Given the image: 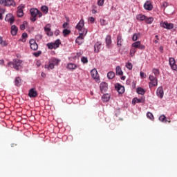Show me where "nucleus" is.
<instances>
[{
  "instance_id": "13d9d810",
  "label": "nucleus",
  "mask_w": 177,
  "mask_h": 177,
  "mask_svg": "<svg viewBox=\"0 0 177 177\" xmlns=\"http://www.w3.org/2000/svg\"><path fill=\"white\" fill-rule=\"evenodd\" d=\"M137 100H138V98H137V97L134 98V99L133 100V101H132L133 104H136Z\"/></svg>"
},
{
  "instance_id": "c756f323",
  "label": "nucleus",
  "mask_w": 177,
  "mask_h": 177,
  "mask_svg": "<svg viewBox=\"0 0 177 177\" xmlns=\"http://www.w3.org/2000/svg\"><path fill=\"white\" fill-rule=\"evenodd\" d=\"M107 77H108L109 80H113V78H114V77H115V73H114V72H113V71L109 72L107 74Z\"/></svg>"
},
{
  "instance_id": "79ce46f5",
  "label": "nucleus",
  "mask_w": 177,
  "mask_h": 177,
  "mask_svg": "<svg viewBox=\"0 0 177 177\" xmlns=\"http://www.w3.org/2000/svg\"><path fill=\"white\" fill-rule=\"evenodd\" d=\"M81 62L84 63V64H86V63H88V58L86 57H82L81 59Z\"/></svg>"
},
{
  "instance_id": "c03bdc74",
  "label": "nucleus",
  "mask_w": 177,
  "mask_h": 177,
  "mask_svg": "<svg viewBox=\"0 0 177 177\" xmlns=\"http://www.w3.org/2000/svg\"><path fill=\"white\" fill-rule=\"evenodd\" d=\"M26 24H27V22L24 21L23 24L20 26V30H26Z\"/></svg>"
},
{
  "instance_id": "2f4dec72",
  "label": "nucleus",
  "mask_w": 177,
  "mask_h": 177,
  "mask_svg": "<svg viewBox=\"0 0 177 177\" xmlns=\"http://www.w3.org/2000/svg\"><path fill=\"white\" fill-rule=\"evenodd\" d=\"M102 100H103V102H109V100H110V95L104 94L102 96Z\"/></svg>"
},
{
  "instance_id": "0eeeda50",
  "label": "nucleus",
  "mask_w": 177,
  "mask_h": 177,
  "mask_svg": "<svg viewBox=\"0 0 177 177\" xmlns=\"http://www.w3.org/2000/svg\"><path fill=\"white\" fill-rule=\"evenodd\" d=\"M160 27L163 28H167V30H171L174 28V24L168 23V22H160Z\"/></svg>"
},
{
  "instance_id": "7c9ffc66",
  "label": "nucleus",
  "mask_w": 177,
  "mask_h": 177,
  "mask_svg": "<svg viewBox=\"0 0 177 177\" xmlns=\"http://www.w3.org/2000/svg\"><path fill=\"white\" fill-rule=\"evenodd\" d=\"M62 34L64 37H67V35H69V34H71V30L68 29H64L62 31Z\"/></svg>"
},
{
  "instance_id": "c85d7f7f",
  "label": "nucleus",
  "mask_w": 177,
  "mask_h": 177,
  "mask_svg": "<svg viewBox=\"0 0 177 177\" xmlns=\"http://www.w3.org/2000/svg\"><path fill=\"white\" fill-rule=\"evenodd\" d=\"M152 73H153V74H154V75L156 78H157V77H158V75H160V70H158V68H153Z\"/></svg>"
},
{
  "instance_id": "052dcab7",
  "label": "nucleus",
  "mask_w": 177,
  "mask_h": 177,
  "mask_svg": "<svg viewBox=\"0 0 177 177\" xmlns=\"http://www.w3.org/2000/svg\"><path fill=\"white\" fill-rule=\"evenodd\" d=\"M37 16H38V17H42V12H41L39 10H38Z\"/></svg>"
},
{
  "instance_id": "69168bd1",
  "label": "nucleus",
  "mask_w": 177,
  "mask_h": 177,
  "mask_svg": "<svg viewBox=\"0 0 177 177\" xmlns=\"http://www.w3.org/2000/svg\"><path fill=\"white\" fill-rule=\"evenodd\" d=\"M159 49H160V50L161 52H162V50H164V48H163L162 46H160V47L159 48Z\"/></svg>"
},
{
  "instance_id": "20e7f679",
  "label": "nucleus",
  "mask_w": 177,
  "mask_h": 177,
  "mask_svg": "<svg viewBox=\"0 0 177 177\" xmlns=\"http://www.w3.org/2000/svg\"><path fill=\"white\" fill-rule=\"evenodd\" d=\"M62 42L60 41V39H57L55 42H51V43H48L47 44V47L48 49H57L59 46H60V44Z\"/></svg>"
},
{
  "instance_id": "a878e982",
  "label": "nucleus",
  "mask_w": 177,
  "mask_h": 177,
  "mask_svg": "<svg viewBox=\"0 0 177 177\" xmlns=\"http://www.w3.org/2000/svg\"><path fill=\"white\" fill-rule=\"evenodd\" d=\"M116 75H122L124 74V72H122V69H121V67L118 66L115 69Z\"/></svg>"
},
{
  "instance_id": "4c0bfd02",
  "label": "nucleus",
  "mask_w": 177,
  "mask_h": 177,
  "mask_svg": "<svg viewBox=\"0 0 177 177\" xmlns=\"http://www.w3.org/2000/svg\"><path fill=\"white\" fill-rule=\"evenodd\" d=\"M147 117L149 118V120H154V116L153 115V113H151V112H148L147 113Z\"/></svg>"
},
{
  "instance_id": "3c124183",
  "label": "nucleus",
  "mask_w": 177,
  "mask_h": 177,
  "mask_svg": "<svg viewBox=\"0 0 177 177\" xmlns=\"http://www.w3.org/2000/svg\"><path fill=\"white\" fill-rule=\"evenodd\" d=\"M46 32L48 37H52V35H53V32L51 30Z\"/></svg>"
},
{
  "instance_id": "a211bd4d",
  "label": "nucleus",
  "mask_w": 177,
  "mask_h": 177,
  "mask_svg": "<svg viewBox=\"0 0 177 177\" xmlns=\"http://www.w3.org/2000/svg\"><path fill=\"white\" fill-rule=\"evenodd\" d=\"M19 30V28L16 25H12L11 26V34L12 35H17V31Z\"/></svg>"
},
{
  "instance_id": "09e8293b",
  "label": "nucleus",
  "mask_w": 177,
  "mask_h": 177,
  "mask_svg": "<svg viewBox=\"0 0 177 177\" xmlns=\"http://www.w3.org/2000/svg\"><path fill=\"white\" fill-rule=\"evenodd\" d=\"M140 75L141 78H146V75L142 71L140 72Z\"/></svg>"
},
{
  "instance_id": "e433bc0d",
  "label": "nucleus",
  "mask_w": 177,
  "mask_h": 177,
  "mask_svg": "<svg viewBox=\"0 0 177 177\" xmlns=\"http://www.w3.org/2000/svg\"><path fill=\"white\" fill-rule=\"evenodd\" d=\"M126 67H127V68H128V70H132V68H133V66L132 65V63L127 62L126 64Z\"/></svg>"
},
{
  "instance_id": "1a4fd4ad",
  "label": "nucleus",
  "mask_w": 177,
  "mask_h": 177,
  "mask_svg": "<svg viewBox=\"0 0 177 177\" xmlns=\"http://www.w3.org/2000/svg\"><path fill=\"white\" fill-rule=\"evenodd\" d=\"M23 9H24V6L21 5L18 6L17 11V17H23V16H24V12H23Z\"/></svg>"
},
{
  "instance_id": "6ab92c4d",
  "label": "nucleus",
  "mask_w": 177,
  "mask_h": 177,
  "mask_svg": "<svg viewBox=\"0 0 177 177\" xmlns=\"http://www.w3.org/2000/svg\"><path fill=\"white\" fill-rule=\"evenodd\" d=\"M144 8L145 9H146V10H151V9H153V5H151V3H150L149 1H147L144 4Z\"/></svg>"
},
{
  "instance_id": "e2e57ef3",
  "label": "nucleus",
  "mask_w": 177,
  "mask_h": 177,
  "mask_svg": "<svg viewBox=\"0 0 177 177\" xmlns=\"http://www.w3.org/2000/svg\"><path fill=\"white\" fill-rule=\"evenodd\" d=\"M137 103H142V99L137 98Z\"/></svg>"
},
{
  "instance_id": "c9c22d12",
  "label": "nucleus",
  "mask_w": 177,
  "mask_h": 177,
  "mask_svg": "<svg viewBox=\"0 0 177 177\" xmlns=\"http://www.w3.org/2000/svg\"><path fill=\"white\" fill-rule=\"evenodd\" d=\"M140 45V41H136V42L132 44V46L133 48H137L138 49L139 48Z\"/></svg>"
},
{
  "instance_id": "9b49d317",
  "label": "nucleus",
  "mask_w": 177,
  "mask_h": 177,
  "mask_svg": "<svg viewBox=\"0 0 177 177\" xmlns=\"http://www.w3.org/2000/svg\"><path fill=\"white\" fill-rule=\"evenodd\" d=\"M5 20L6 21H8L10 24H13V23H15V17H13V15L11 14H8L6 16Z\"/></svg>"
},
{
  "instance_id": "ddd939ff",
  "label": "nucleus",
  "mask_w": 177,
  "mask_h": 177,
  "mask_svg": "<svg viewBox=\"0 0 177 177\" xmlns=\"http://www.w3.org/2000/svg\"><path fill=\"white\" fill-rule=\"evenodd\" d=\"M156 95L160 99H162V97H164V90L162 89V87H158L157 88Z\"/></svg>"
},
{
  "instance_id": "9d476101",
  "label": "nucleus",
  "mask_w": 177,
  "mask_h": 177,
  "mask_svg": "<svg viewBox=\"0 0 177 177\" xmlns=\"http://www.w3.org/2000/svg\"><path fill=\"white\" fill-rule=\"evenodd\" d=\"M115 89L120 95H122V93H124V92H125V88L124 87V86H122L120 84H118L115 86Z\"/></svg>"
},
{
  "instance_id": "864d4df0",
  "label": "nucleus",
  "mask_w": 177,
  "mask_h": 177,
  "mask_svg": "<svg viewBox=\"0 0 177 177\" xmlns=\"http://www.w3.org/2000/svg\"><path fill=\"white\" fill-rule=\"evenodd\" d=\"M59 34H60V30H56L54 32V35H55L56 37H57V35H59Z\"/></svg>"
},
{
  "instance_id": "2eb2a0df",
  "label": "nucleus",
  "mask_w": 177,
  "mask_h": 177,
  "mask_svg": "<svg viewBox=\"0 0 177 177\" xmlns=\"http://www.w3.org/2000/svg\"><path fill=\"white\" fill-rule=\"evenodd\" d=\"M124 42V39H122V35H118L117 37V45L118 48H121L122 46V43Z\"/></svg>"
},
{
  "instance_id": "b1692460",
  "label": "nucleus",
  "mask_w": 177,
  "mask_h": 177,
  "mask_svg": "<svg viewBox=\"0 0 177 177\" xmlns=\"http://www.w3.org/2000/svg\"><path fill=\"white\" fill-rule=\"evenodd\" d=\"M67 68H68V70H75V68H77V65L73 63H69L67 64Z\"/></svg>"
},
{
  "instance_id": "bb28decb",
  "label": "nucleus",
  "mask_w": 177,
  "mask_h": 177,
  "mask_svg": "<svg viewBox=\"0 0 177 177\" xmlns=\"http://www.w3.org/2000/svg\"><path fill=\"white\" fill-rule=\"evenodd\" d=\"M145 21V23H147V24H151V23H153V21H154V18L146 17Z\"/></svg>"
},
{
  "instance_id": "473e14b6",
  "label": "nucleus",
  "mask_w": 177,
  "mask_h": 177,
  "mask_svg": "<svg viewBox=\"0 0 177 177\" xmlns=\"http://www.w3.org/2000/svg\"><path fill=\"white\" fill-rule=\"evenodd\" d=\"M145 89L142 88L141 87H138L137 88V93H138V95H145Z\"/></svg>"
},
{
  "instance_id": "49530a36",
  "label": "nucleus",
  "mask_w": 177,
  "mask_h": 177,
  "mask_svg": "<svg viewBox=\"0 0 177 177\" xmlns=\"http://www.w3.org/2000/svg\"><path fill=\"white\" fill-rule=\"evenodd\" d=\"M104 3V0H99L97 1L98 6H103Z\"/></svg>"
},
{
  "instance_id": "4d7b16f0",
  "label": "nucleus",
  "mask_w": 177,
  "mask_h": 177,
  "mask_svg": "<svg viewBox=\"0 0 177 177\" xmlns=\"http://www.w3.org/2000/svg\"><path fill=\"white\" fill-rule=\"evenodd\" d=\"M5 8H0V13H1V15H3V13H5Z\"/></svg>"
},
{
  "instance_id": "f03ea898",
  "label": "nucleus",
  "mask_w": 177,
  "mask_h": 177,
  "mask_svg": "<svg viewBox=\"0 0 177 177\" xmlns=\"http://www.w3.org/2000/svg\"><path fill=\"white\" fill-rule=\"evenodd\" d=\"M85 26V22L84 19H81L76 26V29L78 30L79 33L83 32L86 35L88 34V29L84 28Z\"/></svg>"
},
{
  "instance_id": "a19ab883",
  "label": "nucleus",
  "mask_w": 177,
  "mask_h": 177,
  "mask_svg": "<svg viewBox=\"0 0 177 177\" xmlns=\"http://www.w3.org/2000/svg\"><path fill=\"white\" fill-rule=\"evenodd\" d=\"M51 30V29H50V24H47L46 26H45V28H44V31L46 32H49V31H50Z\"/></svg>"
},
{
  "instance_id": "de8ad7c7",
  "label": "nucleus",
  "mask_w": 177,
  "mask_h": 177,
  "mask_svg": "<svg viewBox=\"0 0 177 177\" xmlns=\"http://www.w3.org/2000/svg\"><path fill=\"white\" fill-rule=\"evenodd\" d=\"M6 1L7 0H0V4L6 6Z\"/></svg>"
},
{
  "instance_id": "774afa93",
  "label": "nucleus",
  "mask_w": 177,
  "mask_h": 177,
  "mask_svg": "<svg viewBox=\"0 0 177 177\" xmlns=\"http://www.w3.org/2000/svg\"><path fill=\"white\" fill-rule=\"evenodd\" d=\"M154 43H155V44H158V40H155V41H154Z\"/></svg>"
},
{
  "instance_id": "f3484780",
  "label": "nucleus",
  "mask_w": 177,
  "mask_h": 177,
  "mask_svg": "<svg viewBox=\"0 0 177 177\" xmlns=\"http://www.w3.org/2000/svg\"><path fill=\"white\" fill-rule=\"evenodd\" d=\"M108 86L109 85L107 84V83L102 82L100 86L101 92H106V91H107L108 89Z\"/></svg>"
},
{
  "instance_id": "6e6552de",
  "label": "nucleus",
  "mask_w": 177,
  "mask_h": 177,
  "mask_svg": "<svg viewBox=\"0 0 177 177\" xmlns=\"http://www.w3.org/2000/svg\"><path fill=\"white\" fill-rule=\"evenodd\" d=\"M29 44L30 45V49L32 50H38V44H37V41L34 39H31L29 41Z\"/></svg>"
},
{
  "instance_id": "dca6fc26",
  "label": "nucleus",
  "mask_w": 177,
  "mask_h": 177,
  "mask_svg": "<svg viewBox=\"0 0 177 177\" xmlns=\"http://www.w3.org/2000/svg\"><path fill=\"white\" fill-rule=\"evenodd\" d=\"M100 49H102V43L97 41L94 45V52H95V53H99V52L100 51Z\"/></svg>"
},
{
  "instance_id": "72a5a7b5",
  "label": "nucleus",
  "mask_w": 177,
  "mask_h": 177,
  "mask_svg": "<svg viewBox=\"0 0 177 177\" xmlns=\"http://www.w3.org/2000/svg\"><path fill=\"white\" fill-rule=\"evenodd\" d=\"M106 45H111V36L107 35L106 37Z\"/></svg>"
},
{
  "instance_id": "a18cd8bd",
  "label": "nucleus",
  "mask_w": 177,
  "mask_h": 177,
  "mask_svg": "<svg viewBox=\"0 0 177 177\" xmlns=\"http://www.w3.org/2000/svg\"><path fill=\"white\" fill-rule=\"evenodd\" d=\"M139 34L135 33L132 37L133 41H138V37H139Z\"/></svg>"
},
{
  "instance_id": "680f3d73",
  "label": "nucleus",
  "mask_w": 177,
  "mask_h": 177,
  "mask_svg": "<svg viewBox=\"0 0 177 177\" xmlns=\"http://www.w3.org/2000/svg\"><path fill=\"white\" fill-rule=\"evenodd\" d=\"M37 17H32V18L30 19L31 21H36L37 20Z\"/></svg>"
},
{
  "instance_id": "cd10ccee",
  "label": "nucleus",
  "mask_w": 177,
  "mask_h": 177,
  "mask_svg": "<svg viewBox=\"0 0 177 177\" xmlns=\"http://www.w3.org/2000/svg\"><path fill=\"white\" fill-rule=\"evenodd\" d=\"M15 84L16 86H20L21 85V79L19 77H16Z\"/></svg>"
},
{
  "instance_id": "338daca9",
  "label": "nucleus",
  "mask_w": 177,
  "mask_h": 177,
  "mask_svg": "<svg viewBox=\"0 0 177 177\" xmlns=\"http://www.w3.org/2000/svg\"><path fill=\"white\" fill-rule=\"evenodd\" d=\"M121 80H122V81H125V76H122V77H121Z\"/></svg>"
},
{
  "instance_id": "412c9836",
  "label": "nucleus",
  "mask_w": 177,
  "mask_h": 177,
  "mask_svg": "<svg viewBox=\"0 0 177 177\" xmlns=\"http://www.w3.org/2000/svg\"><path fill=\"white\" fill-rule=\"evenodd\" d=\"M30 15H31L32 17H37V16L38 15V9L31 8L30 10Z\"/></svg>"
},
{
  "instance_id": "423d86ee",
  "label": "nucleus",
  "mask_w": 177,
  "mask_h": 177,
  "mask_svg": "<svg viewBox=\"0 0 177 177\" xmlns=\"http://www.w3.org/2000/svg\"><path fill=\"white\" fill-rule=\"evenodd\" d=\"M85 33L80 32L79 33V36L76 38L75 42L79 45H82L84 44V38H85Z\"/></svg>"
},
{
  "instance_id": "f704fd0d",
  "label": "nucleus",
  "mask_w": 177,
  "mask_h": 177,
  "mask_svg": "<svg viewBox=\"0 0 177 177\" xmlns=\"http://www.w3.org/2000/svg\"><path fill=\"white\" fill-rule=\"evenodd\" d=\"M45 68H48V70L50 68V70H53V68H55V64L50 63L49 65H46Z\"/></svg>"
},
{
  "instance_id": "603ef678",
  "label": "nucleus",
  "mask_w": 177,
  "mask_h": 177,
  "mask_svg": "<svg viewBox=\"0 0 177 177\" xmlns=\"http://www.w3.org/2000/svg\"><path fill=\"white\" fill-rule=\"evenodd\" d=\"M88 21H90L91 23H94L95 18H93V17H91L88 18Z\"/></svg>"
},
{
  "instance_id": "5701e85b",
  "label": "nucleus",
  "mask_w": 177,
  "mask_h": 177,
  "mask_svg": "<svg viewBox=\"0 0 177 177\" xmlns=\"http://www.w3.org/2000/svg\"><path fill=\"white\" fill-rule=\"evenodd\" d=\"M6 5V6H16V2L15 0H7Z\"/></svg>"
},
{
  "instance_id": "58836bf2",
  "label": "nucleus",
  "mask_w": 177,
  "mask_h": 177,
  "mask_svg": "<svg viewBox=\"0 0 177 177\" xmlns=\"http://www.w3.org/2000/svg\"><path fill=\"white\" fill-rule=\"evenodd\" d=\"M135 53H136V48H132L130 50V55L131 56V57H133V56H135Z\"/></svg>"
},
{
  "instance_id": "4468645a",
  "label": "nucleus",
  "mask_w": 177,
  "mask_h": 177,
  "mask_svg": "<svg viewBox=\"0 0 177 177\" xmlns=\"http://www.w3.org/2000/svg\"><path fill=\"white\" fill-rule=\"evenodd\" d=\"M28 96L30 97H37L38 93L36 91L35 88H31L29 90Z\"/></svg>"
},
{
  "instance_id": "8fccbe9b",
  "label": "nucleus",
  "mask_w": 177,
  "mask_h": 177,
  "mask_svg": "<svg viewBox=\"0 0 177 177\" xmlns=\"http://www.w3.org/2000/svg\"><path fill=\"white\" fill-rule=\"evenodd\" d=\"M41 51H38L37 53H35L33 55L34 56H35V57H38V56L41 55Z\"/></svg>"
},
{
  "instance_id": "37998d69",
  "label": "nucleus",
  "mask_w": 177,
  "mask_h": 177,
  "mask_svg": "<svg viewBox=\"0 0 177 177\" xmlns=\"http://www.w3.org/2000/svg\"><path fill=\"white\" fill-rule=\"evenodd\" d=\"M59 63H60V59L56 58L53 59V64H55L56 66H58Z\"/></svg>"
},
{
  "instance_id": "f257e3e1",
  "label": "nucleus",
  "mask_w": 177,
  "mask_h": 177,
  "mask_svg": "<svg viewBox=\"0 0 177 177\" xmlns=\"http://www.w3.org/2000/svg\"><path fill=\"white\" fill-rule=\"evenodd\" d=\"M23 61L19 59H14L12 62H8V67H12L15 70L19 71V70H21L23 68Z\"/></svg>"
},
{
  "instance_id": "4be33fe9",
  "label": "nucleus",
  "mask_w": 177,
  "mask_h": 177,
  "mask_svg": "<svg viewBox=\"0 0 177 177\" xmlns=\"http://www.w3.org/2000/svg\"><path fill=\"white\" fill-rule=\"evenodd\" d=\"M0 45L3 47H6L8 46V45H9V43H8L6 40H3V38H2V37L0 36Z\"/></svg>"
},
{
  "instance_id": "7ed1b4c3",
  "label": "nucleus",
  "mask_w": 177,
  "mask_h": 177,
  "mask_svg": "<svg viewBox=\"0 0 177 177\" xmlns=\"http://www.w3.org/2000/svg\"><path fill=\"white\" fill-rule=\"evenodd\" d=\"M149 80L150 81L149 83V86L150 88H152L153 86H157L158 85V80L153 75H150L149 76Z\"/></svg>"
},
{
  "instance_id": "0e129e2a",
  "label": "nucleus",
  "mask_w": 177,
  "mask_h": 177,
  "mask_svg": "<svg viewBox=\"0 0 177 177\" xmlns=\"http://www.w3.org/2000/svg\"><path fill=\"white\" fill-rule=\"evenodd\" d=\"M2 13H0V20H3V17L2 16Z\"/></svg>"
},
{
  "instance_id": "bf43d9fd",
  "label": "nucleus",
  "mask_w": 177,
  "mask_h": 177,
  "mask_svg": "<svg viewBox=\"0 0 177 177\" xmlns=\"http://www.w3.org/2000/svg\"><path fill=\"white\" fill-rule=\"evenodd\" d=\"M27 37H28V35H27V33L24 32L22 34V38H27Z\"/></svg>"
},
{
  "instance_id": "f8f14e48",
  "label": "nucleus",
  "mask_w": 177,
  "mask_h": 177,
  "mask_svg": "<svg viewBox=\"0 0 177 177\" xmlns=\"http://www.w3.org/2000/svg\"><path fill=\"white\" fill-rule=\"evenodd\" d=\"M91 75L93 80H99V73H97V70H96V68L91 71Z\"/></svg>"
},
{
  "instance_id": "39448f33",
  "label": "nucleus",
  "mask_w": 177,
  "mask_h": 177,
  "mask_svg": "<svg viewBox=\"0 0 177 177\" xmlns=\"http://www.w3.org/2000/svg\"><path fill=\"white\" fill-rule=\"evenodd\" d=\"M169 63L171 70H174V71H177V65H176V61L175 60V58L170 57L169 59Z\"/></svg>"
},
{
  "instance_id": "393cba45",
  "label": "nucleus",
  "mask_w": 177,
  "mask_h": 177,
  "mask_svg": "<svg viewBox=\"0 0 177 177\" xmlns=\"http://www.w3.org/2000/svg\"><path fill=\"white\" fill-rule=\"evenodd\" d=\"M136 19L140 21H143V20H145L146 16L143 14H140L136 16Z\"/></svg>"
},
{
  "instance_id": "6e6d98bb",
  "label": "nucleus",
  "mask_w": 177,
  "mask_h": 177,
  "mask_svg": "<svg viewBox=\"0 0 177 177\" xmlns=\"http://www.w3.org/2000/svg\"><path fill=\"white\" fill-rule=\"evenodd\" d=\"M67 26H68V24L67 22H65L63 24L62 27L63 28H67Z\"/></svg>"
},
{
  "instance_id": "aec40b11",
  "label": "nucleus",
  "mask_w": 177,
  "mask_h": 177,
  "mask_svg": "<svg viewBox=\"0 0 177 177\" xmlns=\"http://www.w3.org/2000/svg\"><path fill=\"white\" fill-rule=\"evenodd\" d=\"M159 121H160L161 122H165V124H167V122H171L170 120H167V117H165V115H161L159 117Z\"/></svg>"
},
{
  "instance_id": "ea45409f",
  "label": "nucleus",
  "mask_w": 177,
  "mask_h": 177,
  "mask_svg": "<svg viewBox=\"0 0 177 177\" xmlns=\"http://www.w3.org/2000/svg\"><path fill=\"white\" fill-rule=\"evenodd\" d=\"M48 6H43L42 7H41V11H43L44 12V13H48Z\"/></svg>"
},
{
  "instance_id": "5fc2aeb1",
  "label": "nucleus",
  "mask_w": 177,
  "mask_h": 177,
  "mask_svg": "<svg viewBox=\"0 0 177 177\" xmlns=\"http://www.w3.org/2000/svg\"><path fill=\"white\" fill-rule=\"evenodd\" d=\"M145 48H146V46H145V45H142L141 44H140V46L138 47V49H145Z\"/></svg>"
}]
</instances>
